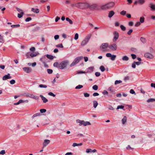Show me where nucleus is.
<instances>
[{
  "instance_id": "nucleus-51",
  "label": "nucleus",
  "mask_w": 155,
  "mask_h": 155,
  "mask_svg": "<svg viewBox=\"0 0 155 155\" xmlns=\"http://www.w3.org/2000/svg\"><path fill=\"white\" fill-rule=\"evenodd\" d=\"M124 108V106L123 105H119L117 107V109H123Z\"/></svg>"
},
{
  "instance_id": "nucleus-24",
  "label": "nucleus",
  "mask_w": 155,
  "mask_h": 155,
  "mask_svg": "<svg viewBox=\"0 0 155 155\" xmlns=\"http://www.w3.org/2000/svg\"><path fill=\"white\" fill-rule=\"evenodd\" d=\"M98 104L97 101H93V106L94 108H96Z\"/></svg>"
},
{
  "instance_id": "nucleus-22",
  "label": "nucleus",
  "mask_w": 155,
  "mask_h": 155,
  "mask_svg": "<svg viewBox=\"0 0 155 155\" xmlns=\"http://www.w3.org/2000/svg\"><path fill=\"white\" fill-rule=\"evenodd\" d=\"M46 57L48 59L50 60H52L54 58V57L52 55L48 54L46 55Z\"/></svg>"
},
{
  "instance_id": "nucleus-57",
  "label": "nucleus",
  "mask_w": 155,
  "mask_h": 155,
  "mask_svg": "<svg viewBox=\"0 0 155 155\" xmlns=\"http://www.w3.org/2000/svg\"><path fill=\"white\" fill-rule=\"evenodd\" d=\"M5 153V150H1L0 152V154L4 155Z\"/></svg>"
},
{
  "instance_id": "nucleus-53",
  "label": "nucleus",
  "mask_w": 155,
  "mask_h": 155,
  "mask_svg": "<svg viewBox=\"0 0 155 155\" xmlns=\"http://www.w3.org/2000/svg\"><path fill=\"white\" fill-rule=\"evenodd\" d=\"M10 83L11 84H13L15 83V81L14 80L12 79L10 81Z\"/></svg>"
},
{
  "instance_id": "nucleus-50",
  "label": "nucleus",
  "mask_w": 155,
  "mask_h": 155,
  "mask_svg": "<svg viewBox=\"0 0 155 155\" xmlns=\"http://www.w3.org/2000/svg\"><path fill=\"white\" fill-rule=\"evenodd\" d=\"M78 38V33H76L75 34V35L74 39L75 40H76Z\"/></svg>"
},
{
  "instance_id": "nucleus-38",
  "label": "nucleus",
  "mask_w": 155,
  "mask_h": 155,
  "mask_svg": "<svg viewBox=\"0 0 155 155\" xmlns=\"http://www.w3.org/2000/svg\"><path fill=\"white\" fill-rule=\"evenodd\" d=\"M83 87V86L81 85H79L75 87L76 89H80Z\"/></svg>"
},
{
  "instance_id": "nucleus-32",
  "label": "nucleus",
  "mask_w": 155,
  "mask_h": 155,
  "mask_svg": "<svg viewBox=\"0 0 155 155\" xmlns=\"http://www.w3.org/2000/svg\"><path fill=\"white\" fill-rule=\"evenodd\" d=\"M40 61H41L44 64L46 68L48 67V65L45 62L43 61L42 60V58H41L40 59Z\"/></svg>"
},
{
  "instance_id": "nucleus-45",
  "label": "nucleus",
  "mask_w": 155,
  "mask_h": 155,
  "mask_svg": "<svg viewBox=\"0 0 155 155\" xmlns=\"http://www.w3.org/2000/svg\"><path fill=\"white\" fill-rule=\"evenodd\" d=\"M19 26H20V25L19 24L12 25L11 26V27L12 28H13L15 27H18Z\"/></svg>"
},
{
  "instance_id": "nucleus-30",
  "label": "nucleus",
  "mask_w": 155,
  "mask_h": 155,
  "mask_svg": "<svg viewBox=\"0 0 155 155\" xmlns=\"http://www.w3.org/2000/svg\"><path fill=\"white\" fill-rule=\"evenodd\" d=\"M138 2L140 5L144 4L145 2V0H138Z\"/></svg>"
},
{
  "instance_id": "nucleus-3",
  "label": "nucleus",
  "mask_w": 155,
  "mask_h": 155,
  "mask_svg": "<svg viewBox=\"0 0 155 155\" xmlns=\"http://www.w3.org/2000/svg\"><path fill=\"white\" fill-rule=\"evenodd\" d=\"M68 64V61H64L61 62L59 65V68L61 69H62L66 67Z\"/></svg>"
},
{
  "instance_id": "nucleus-31",
  "label": "nucleus",
  "mask_w": 155,
  "mask_h": 155,
  "mask_svg": "<svg viewBox=\"0 0 155 155\" xmlns=\"http://www.w3.org/2000/svg\"><path fill=\"white\" fill-rule=\"evenodd\" d=\"M148 102H153L155 101V99L150 98L147 100Z\"/></svg>"
},
{
  "instance_id": "nucleus-5",
  "label": "nucleus",
  "mask_w": 155,
  "mask_h": 155,
  "mask_svg": "<svg viewBox=\"0 0 155 155\" xmlns=\"http://www.w3.org/2000/svg\"><path fill=\"white\" fill-rule=\"evenodd\" d=\"M83 58L82 57H78L74 59L73 62L70 65L71 67H72L74 66L76 64L78 63L79 61Z\"/></svg>"
},
{
  "instance_id": "nucleus-8",
  "label": "nucleus",
  "mask_w": 155,
  "mask_h": 155,
  "mask_svg": "<svg viewBox=\"0 0 155 155\" xmlns=\"http://www.w3.org/2000/svg\"><path fill=\"white\" fill-rule=\"evenodd\" d=\"M91 10H99V8L98 7L97 5L96 4H93L90 5L89 7Z\"/></svg>"
},
{
  "instance_id": "nucleus-18",
  "label": "nucleus",
  "mask_w": 155,
  "mask_h": 155,
  "mask_svg": "<svg viewBox=\"0 0 155 155\" xmlns=\"http://www.w3.org/2000/svg\"><path fill=\"white\" fill-rule=\"evenodd\" d=\"M31 11L34 12H35L36 13H38L39 12V10L38 8H31Z\"/></svg>"
},
{
  "instance_id": "nucleus-26",
  "label": "nucleus",
  "mask_w": 155,
  "mask_h": 155,
  "mask_svg": "<svg viewBox=\"0 0 155 155\" xmlns=\"http://www.w3.org/2000/svg\"><path fill=\"white\" fill-rule=\"evenodd\" d=\"M24 14V12H21L20 13L18 14V17L19 18H21L22 17Z\"/></svg>"
},
{
  "instance_id": "nucleus-36",
  "label": "nucleus",
  "mask_w": 155,
  "mask_h": 155,
  "mask_svg": "<svg viewBox=\"0 0 155 155\" xmlns=\"http://www.w3.org/2000/svg\"><path fill=\"white\" fill-rule=\"evenodd\" d=\"M140 40L143 43H145L146 42V39L145 38H143V37H141L140 38Z\"/></svg>"
},
{
  "instance_id": "nucleus-40",
  "label": "nucleus",
  "mask_w": 155,
  "mask_h": 155,
  "mask_svg": "<svg viewBox=\"0 0 155 155\" xmlns=\"http://www.w3.org/2000/svg\"><path fill=\"white\" fill-rule=\"evenodd\" d=\"M126 149L127 150H134V148L131 147L130 145H128L126 147Z\"/></svg>"
},
{
  "instance_id": "nucleus-29",
  "label": "nucleus",
  "mask_w": 155,
  "mask_h": 155,
  "mask_svg": "<svg viewBox=\"0 0 155 155\" xmlns=\"http://www.w3.org/2000/svg\"><path fill=\"white\" fill-rule=\"evenodd\" d=\"M150 8L152 9V10H155V5H153L152 4H150Z\"/></svg>"
},
{
  "instance_id": "nucleus-42",
  "label": "nucleus",
  "mask_w": 155,
  "mask_h": 155,
  "mask_svg": "<svg viewBox=\"0 0 155 155\" xmlns=\"http://www.w3.org/2000/svg\"><path fill=\"white\" fill-rule=\"evenodd\" d=\"M111 57V59L112 61H114L115 60L116 57V55H112Z\"/></svg>"
},
{
  "instance_id": "nucleus-12",
  "label": "nucleus",
  "mask_w": 155,
  "mask_h": 155,
  "mask_svg": "<svg viewBox=\"0 0 155 155\" xmlns=\"http://www.w3.org/2000/svg\"><path fill=\"white\" fill-rule=\"evenodd\" d=\"M31 30L32 32H35L37 31L38 29V27L36 26H34L33 25H31Z\"/></svg>"
},
{
  "instance_id": "nucleus-1",
  "label": "nucleus",
  "mask_w": 155,
  "mask_h": 155,
  "mask_svg": "<svg viewBox=\"0 0 155 155\" xmlns=\"http://www.w3.org/2000/svg\"><path fill=\"white\" fill-rule=\"evenodd\" d=\"M75 5L76 7L80 9H86L89 8L90 5L87 3L79 2L76 4L75 5H72V6L73 7Z\"/></svg>"
},
{
  "instance_id": "nucleus-60",
  "label": "nucleus",
  "mask_w": 155,
  "mask_h": 155,
  "mask_svg": "<svg viewBox=\"0 0 155 155\" xmlns=\"http://www.w3.org/2000/svg\"><path fill=\"white\" fill-rule=\"evenodd\" d=\"M95 75L96 76H97V77H99V76L101 74H100V72H95Z\"/></svg>"
},
{
  "instance_id": "nucleus-2",
  "label": "nucleus",
  "mask_w": 155,
  "mask_h": 155,
  "mask_svg": "<svg viewBox=\"0 0 155 155\" xmlns=\"http://www.w3.org/2000/svg\"><path fill=\"white\" fill-rule=\"evenodd\" d=\"M109 44L107 43L102 44L100 46V49L103 51L105 52L107 51V48L109 47Z\"/></svg>"
},
{
  "instance_id": "nucleus-6",
  "label": "nucleus",
  "mask_w": 155,
  "mask_h": 155,
  "mask_svg": "<svg viewBox=\"0 0 155 155\" xmlns=\"http://www.w3.org/2000/svg\"><path fill=\"white\" fill-rule=\"evenodd\" d=\"M144 57L148 58L153 59L154 58V56L149 52H146L145 53Z\"/></svg>"
},
{
  "instance_id": "nucleus-39",
  "label": "nucleus",
  "mask_w": 155,
  "mask_h": 155,
  "mask_svg": "<svg viewBox=\"0 0 155 155\" xmlns=\"http://www.w3.org/2000/svg\"><path fill=\"white\" fill-rule=\"evenodd\" d=\"M120 28H121V30L123 31H125L126 29L125 27L122 25H120Z\"/></svg>"
},
{
  "instance_id": "nucleus-21",
  "label": "nucleus",
  "mask_w": 155,
  "mask_h": 155,
  "mask_svg": "<svg viewBox=\"0 0 155 155\" xmlns=\"http://www.w3.org/2000/svg\"><path fill=\"white\" fill-rule=\"evenodd\" d=\"M127 120V117L126 116H124V118L122 120V124H124L126 122Z\"/></svg>"
},
{
  "instance_id": "nucleus-56",
  "label": "nucleus",
  "mask_w": 155,
  "mask_h": 155,
  "mask_svg": "<svg viewBox=\"0 0 155 155\" xmlns=\"http://www.w3.org/2000/svg\"><path fill=\"white\" fill-rule=\"evenodd\" d=\"M131 56L132 58L134 59H135L137 57L136 55L135 54H131Z\"/></svg>"
},
{
  "instance_id": "nucleus-15",
  "label": "nucleus",
  "mask_w": 155,
  "mask_h": 155,
  "mask_svg": "<svg viewBox=\"0 0 155 155\" xmlns=\"http://www.w3.org/2000/svg\"><path fill=\"white\" fill-rule=\"evenodd\" d=\"M101 9L104 10L108 9L106 4L101 5Z\"/></svg>"
},
{
  "instance_id": "nucleus-37",
  "label": "nucleus",
  "mask_w": 155,
  "mask_h": 155,
  "mask_svg": "<svg viewBox=\"0 0 155 155\" xmlns=\"http://www.w3.org/2000/svg\"><path fill=\"white\" fill-rule=\"evenodd\" d=\"M144 21V18L143 17H141L140 18V22L141 23H143Z\"/></svg>"
},
{
  "instance_id": "nucleus-41",
  "label": "nucleus",
  "mask_w": 155,
  "mask_h": 155,
  "mask_svg": "<svg viewBox=\"0 0 155 155\" xmlns=\"http://www.w3.org/2000/svg\"><path fill=\"white\" fill-rule=\"evenodd\" d=\"M56 46L57 48H63V46L62 44H60L57 45H56Z\"/></svg>"
},
{
  "instance_id": "nucleus-17",
  "label": "nucleus",
  "mask_w": 155,
  "mask_h": 155,
  "mask_svg": "<svg viewBox=\"0 0 155 155\" xmlns=\"http://www.w3.org/2000/svg\"><path fill=\"white\" fill-rule=\"evenodd\" d=\"M115 13L113 11H111L109 12L108 14V17L110 18H111L114 14Z\"/></svg>"
},
{
  "instance_id": "nucleus-23",
  "label": "nucleus",
  "mask_w": 155,
  "mask_h": 155,
  "mask_svg": "<svg viewBox=\"0 0 155 155\" xmlns=\"http://www.w3.org/2000/svg\"><path fill=\"white\" fill-rule=\"evenodd\" d=\"M66 20L67 21H68L70 24L72 25L73 24V22L72 21L71 19H70L69 18H66Z\"/></svg>"
},
{
  "instance_id": "nucleus-4",
  "label": "nucleus",
  "mask_w": 155,
  "mask_h": 155,
  "mask_svg": "<svg viewBox=\"0 0 155 155\" xmlns=\"http://www.w3.org/2000/svg\"><path fill=\"white\" fill-rule=\"evenodd\" d=\"M91 35H87L86 37L84 39V40L81 42V45L82 46H84L86 45L87 43L88 42L89 39L91 38Z\"/></svg>"
},
{
  "instance_id": "nucleus-34",
  "label": "nucleus",
  "mask_w": 155,
  "mask_h": 155,
  "mask_svg": "<svg viewBox=\"0 0 155 155\" xmlns=\"http://www.w3.org/2000/svg\"><path fill=\"white\" fill-rule=\"evenodd\" d=\"M100 69L101 70V71L102 72L104 71L105 70V69L104 67L102 65L100 67Z\"/></svg>"
},
{
  "instance_id": "nucleus-52",
  "label": "nucleus",
  "mask_w": 155,
  "mask_h": 155,
  "mask_svg": "<svg viewBox=\"0 0 155 155\" xmlns=\"http://www.w3.org/2000/svg\"><path fill=\"white\" fill-rule=\"evenodd\" d=\"M48 94L50 96H52L53 97H55V95L53 93L51 92H49L48 93Z\"/></svg>"
},
{
  "instance_id": "nucleus-10",
  "label": "nucleus",
  "mask_w": 155,
  "mask_h": 155,
  "mask_svg": "<svg viewBox=\"0 0 155 155\" xmlns=\"http://www.w3.org/2000/svg\"><path fill=\"white\" fill-rule=\"evenodd\" d=\"M114 39H113V41L114 42H115L117 40V39L118 38L119 34L116 31H115L114 33Z\"/></svg>"
},
{
  "instance_id": "nucleus-48",
  "label": "nucleus",
  "mask_w": 155,
  "mask_h": 155,
  "mask_svg": "<svg viewBox=\"0 0 155 155\" xmlns=\"http://www.w3.org/2000/svg\"><path fill=\"white\" fill-rule=\"evenodd\" d=\"M32 19V18H31L29 17L28 18H27L25 20V21L26 22L29 21L31 20Z\"/></svg>"
},
{
  "instance_id": "nucleus-43",
  "label": "nucleus",
  "mask_w": 155,
  "mask_h": 155,
  "mask_svg": "<svg viewBox=\"0 0 155 155\" xmlns=\"http://www.w3.org/2000/svg\"><path fill=\"white\" fill-rule=\"evenodd\" d=\"M59 64L57 62H55L54 64V66L56 67H59Z\"/></svg>"
},
{
  "instance_id": "nucleus-16",
  "label": "nucleus",
  "mask_w": 155,
  "mask_h": 155,
  "mask_svg": "<svg viewBox=\"0 0 155 155\" xmlns=\"http://www.w3.org/2000/svg\"><path fill=\"white\" fill-rule=\"evenodd\" d=\"M40 97L41 98V99L43 101V102L44 103H46L48 102V100L45 97H44L42 95H40Z\"/></svg>"
},
{
  "instance_id": "nucleus-28",
  "label": "nucleus",
  "mask_w": 155,
  "mask_h": 155,
  "mask_svg": "<svg viewBox=\"0 0 155 155\" xmlns=\"http://www.w3.org/2000/svg\"><path fill=\"white\" fill-rule=\"evenodd\" d=\"M123 61H128L129 59L126 56H124L122 58Z\"/></svg>"
},
{
  "instance_id": "nucleus-55",
  "label": "nucleus",
  "mask_w": 155,
  "mask_h": 155,
  "mask_svg": "<svg viewBox=\"0 0 155 155\" xmlns=\"http://www.w3.org/2000/svg\"><path fill=\"white\" fill-rule=\"evenodd\" d=\"M39 86L40 87H44L46 88L47 87V86L45 85H43V84H40L39 85Z\"/></svg>"
},
{
  "instance_id": "nucleus-63",
  "label": "nucleus",
  "mask_w": 155,
  "mask_h": 155,
  "mask_svg": "<svg viewBox=\"0 0 155 155\" xmlns=\"http://www.w3.org/2000/svg\"><path fill=\"white\" fill-rule=\"evenodd\" d=\"M127 1L128 2L127 4L128 5H130L132 2V0H127Z\"/></svg>"
},
{
  "instance_id": "nucleus-13",
  "label": "nucleus",
  "mask_w": 155,
  "mask_h": 155,
  "mask_svg": "<svg viewBox=\"0 0 155 155\" xmlns=\"http://www.w3.org/2000/svg\"><path fill=\"white\" fill-rule=\"evenodd\" d=\"M50 142L49 140L45 139L44 140L43 143V146L44 147L46 146Z\"/></svg>"
},
{
  "instance_id": "nucleus-25",
  "label": "nucleus",
  "mask_w": 155,
  "mask_h": 155,
  "mask_svg": "<svg viewBox=\"0 0 155 155\" xmlns=\"http://www.w3.org/2000/svg\"><path fill=\"white\" fill-rule=\"evenodd\" d=\"M82 145V143H74L72 145V146L74 147H75L76 146H81Z\"/></svg>"
},
{
  "instance_id": "nucleus-19",
  "label": "nucleus",
  "mask_w": 155,
  "mask_h": 155,
  "mask_svg": "<svg viewBox=\"0 0 155 155\" xmlns=\"http://www.w3.org/2000/svg\"><path fill=\"white\" fill-rule=\"evenodd\" d=\"M94 69V67H89L87 68L88 71L87 72H92L93 71V70Z\"/></svg>"
},
{
  "instance_id": "nucleus-47",
  "label": "nucleus",
  "mask_w": 155,
  "mask_h": 155,
  "mask_svg": "<svg viewBox=\"0 0 155 155\" xmlns=\"http://www.w3.org/2000/svg\"><path fill=\"white\" fill-rule=\"evenodd\" d=\"M126 11L123 10V11H122L120 12V14L121 15H125L126 14Z\"/></svg>"
},
{
  "instance_id": "nucleus-49",
  "label": "nucleus",
  "mask_w": 155,
  "mask_h": 155,
  "mask_svg": "<svg viewBox=\"0 0 155 155\" xmlns=\"http://www.w3.org/2000/svg\"><path fill=\"white\" fill-rule=\"evenodd\" d=\"M46 110L45 109H41L40 110V112L41 113H45L46 112Z\"/></svg>"
},
{
  "instance_id": "nucleus-9",
  "label": "nucleus",
  "mask_w": 155,
  "mask_h": 155,
  "mask_svg": "<svg viewBox=\"0 0 155 155\" xmlns=\"http://www.w3.org/2000/svg\"><path fill=\"white\" fill-rule=\"evenodd\" d=\"M109 48L113 51H115L117 49V46L115 44H114L110 45Z\"/></svg>"
},
{
  "instance_id": "nucleus-33",
  "label": "nucleus",
  "mask_w": 155,
  "mask_h": 155,
  "mask_svg": "<svg viewBox=\"0 0 155 155\" xmlns=\"http://www.w3.org/2000/svg\"><path fill=\"white\" fill-rule=\"evenodd\" d=\"M37 54L36 53H31L30 54V56L32 58L35 57L37 56Z\"/></svg>"
},
{
  "instance_id": "nucleus-54",
  "label": "nucleus",
  "mask_w": 155,
  "mask_h": 155,
  "mask_svg": "<svg viewBox=\"0 0 155 155\" xmlns=\"http://www.w3.org/2000/svg\"><path fill=\"white\" fill-rule=\"evenodd\" d=\"M40 113H36V114H35L32 116V117L33 118L34 117H36V116H38L39 115H40Z\"/></svg>"
},
{
  "instance_id": "nucleus-14",
  "label": "nucleus",
  "mask_w": 155,
  "mask_h": 155,
  "mask_svg": "<svg viewBox=\"0 0 155 155\" xmlns=\"http://www.w3.org/2000/svg\"><path fill=\"white\" fill-rule=\"evenodd\" d=\"M23 70L27 73H29L31 71V69L29 67H25L23 68Z\"/></svg>"
},
{
  "instance_id": "nucleus-20",
  "label": "nucleus",
  "mask_w": 155,
  "mask_h": 155,
  "mask_svg": "<svg viewBox=\"0 0 155 155\" xmlns=\"http://www.w3.org/2000/svg\"><path fill=\"white\" fill-rule=\"evenodd\" d=\"M91 124L90 122L88 121L85 122L83 120L82 125H83L84 126H86L87 125H90Z\"/></svg>"
},
{
  "instance_id": "nucleus-35",
  "label": "nucleus",
  "mask_w": 155,
  "mask_h": 155,
  "mask_svg": "<svg viewBox=\"0 0 155 155\" xmlns=\"http://www.w3.org/2000/svg\"><path fill=\"white\" fill-rule=\"evenodd\" d=\"M98 86L96 85H94L92 87V88L94 90H97L98 89Z\"/></svg>"
},
{
  "instance_id": "nucleus-11",
  "label": "nucleus",
  "mask_w": 155,
  "mask_h": 155,
  "mask_svg": "<svg viewBox=\"0 0 155 155\" xmlns=\"http://www.w3.org/2000/svg\"><path fill=\"white\" fill-rule=\"evenodd\" d=\"M12 77L9 74H7L3 76L2 78L3 80H6L7 79L11 78Z\"/></svg>"
},
{
  "instance_id": "nucleus-27",
  "label": "nucleus",
  "mask_w": 155,
  "mask_h": 155,
  "mask_svg": "<svg viewBox=\"0 0 155 155\" xmlns=\"http://www.w3.org/2000/svg\"><path fill=\"white\" fill-rule=\"evenodd\" d=\"M83 120H81L79 119H78L76 120V122L78 123H79V125L81 126L82 125V123Z\"/></svg>"
},
{
  "instance_id": "nucleus-61",
  "label": "nucleus",
  "mask_w": 155,
  "mask_h": 155,
  "mask_svg": "<svg viewBox=\"0 0 155 155\" xmlns=\"http://www.w3.org/2000/svg\"><path fill=\"white\" fill-rule=\"evenodd\" d=\"M133 32V30L130 29L129 31L127 32V34L128 35H130L131 33Z\"/></svg>"
},
{
  "instance_id": "nucleus-62",
  "label": "nucleus",
  "mask_w": 155,
  "mask_h": 155,
  "mask_svg": "<svg viewBox=\"0 0 155 155\" xmlns=\"http://www.w3.org/2000/svg\"><path fill=\"white\" fill-rule=\"evenodd\" d=\"M84 96L85 97H88L89 96V94L87 93H84Z\"/></svg>"
},
{
  "instance_id": "nucleus-44",
  "label": "nucleus",
  "mask_w": 155,
  "mask_h": 155,
  "mask_svg": "<svg viewBox=\"0 0 155 155\" xmlns=\"http://www.w3.org/2000/svg\"><path fill=\"white\" fill-rule=\"evenodd\" d=\"M122 83V81L120 80H116L115 82V84H117L120 83Z\"/></svg>"
},
{
  "instance_id": "nucleus-7",
  "label": "nucleus",
  "mask_w": 155,
  "mask_h": 155,
  "mask_svg": "<svg viewBox=\"0 0 155 155\" xmlns=\"http://www.w3.org/2000/svg\"><path fill=\"white\" fill-rule=\"evenodd\" d=\"M108 9L113 8L115 5V3L113 2H110L106 4Z\"/></svg>"
},
{
  "instance_id": "nucleus-46",
  "label": "nucleus",
  "mask_w": 155,
  "mask_h": 155,
  "mask_svg": "<svg viewBox=\"0 0 155 155\" xmlns=\"http://www.w3.org/2000/svg\"><path fill=\"white\" fill-rule=\"evenodd\" d=\"M48 73L49 74H52L53 72V71L52 69H47Z\"/></svg>"
},
{
  "instance_id": "nucleus-59",
  "label": "nucleus",
  "mask_w": 155,
  "mask_h": 155,
  "mask_svg": "<svg viewBox=\"0 0 155 155\" xmlns=\"http://www.w3.org/2000/svg\"><path fill=\"white\" fill-rule=\"evenodd\" d=\"M4 42V40L3 39L2 36L0 35V42L3 43Z\"/></svg>"
},
{
  "instance_id": "nucleus-64",
  "label": "nucleus",
  "mask_w": 155,
  "mask_h": 155,
  "mask_svg": "<svg viewBox=\"0 0 155 155\" xmlns=\"http://www.w3.org/2000/svg\"><path fill=\"white\" fill-rule=\"evenodd\" d=\"M106 56L107 57H111L112 56L111 54L110 53H108L106 54Z\"/></svg>"
},
{
  "instance_id": "nucleus-58",
  "label": "nucleus",
  "mask_w": 155,
  "mask_h": 155,
  "mask_svg": "<svg viewBox=\"0 0 155 155\" xmlns=\"http://www.w3.org/2000/svg\"><path fill=\"white\" fill-rule=\"evenodd\" d=\"M140 24V22H137L135 24V27H137L139 26Z\"/></svg>"
}]
</instances>
